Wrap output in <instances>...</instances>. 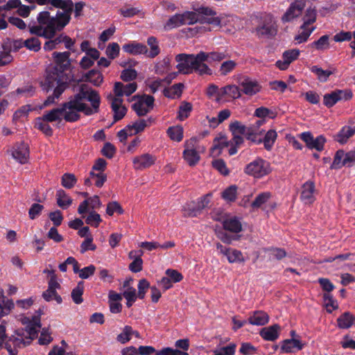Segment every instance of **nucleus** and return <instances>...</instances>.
I'll use <instances>...</instances> for the list:
<instances>
[{
  "instance_id": "1",
  "label": "nucleus",
  "mask_w": 355,
  "mask_h": 355,
  "mask_svg": "<svg viewBox=\"0 0 355 355\" xmlns=\"http://www.w3.org/2000/svg\"><path fill=\"white\" fill-rule=\"evenodd\" d=\"M101 97L98 92L83 84L78 92L62 104V118L67 122H75L80 119V112L87 116L99 112Z\"/></svg>"
},
{
  "instance_id": "2",
  "label": "nucleus",
  "mask_w": 355,
  "mask_h": 355,
  "mask_svg": "<svg viewBox=\"0 0 355 355\" xmlns=\"http://www.w3.org/2000/svg\"><path fill=\"white\" fill-rule=\"evenodd\" d=\"M205 55L200 51L197 55L180 53L175 56V61L178 63L176 68L178 73L182 74H190L193 71L200 75L211 74V69L203 63Z\"/></svg>"
},
{
  "instance_id": "3",
  "label": "nucleus",
  "mask_w": 355,
  "mask_h": 355,
  "mask_svg": "<svg viewBox=\"0 0 355 355\" xmlns=\"http://www.w3.org/2000/svg\"><path fill=\"white\" fill-rule=\"evenodd\" d=\"M52 55L55 65L47 71L48 80H51L52 77H58V76H65L64 72L70 67L69 52H54Z\"/></svg>"
},
{
  "instance_id": "4",
  "label": "nucleus",
  "mask_w": 355,
  "mask_h": 355,
  "mask_svg": "<svg viewBox=\"0 0 355 355\" xmlns=\"http://www.w3.org/2000/svg\"><path fill=\"white\" fill-rule=\"evenodd\" d=\"M272 171L270 164L261 159L257 158L249 163L245 168V173L256 178H261L270 174Z\"/></svg>"
},
{
  "instance_id": "5",
  "label": "nucleus",
  "mask_w": 355,
  "mask_h": 355,
  "mask_svg": "<svg viewBox=\"0 0 355 355\" xmlns=\"http://www.w3.org/2000/svg\"><path fill=\"white\" fill-rule=\"evenodd\" d=\"M255 32L259 37H271L276 35L277 26L271 15H265L262 17L259 24L256 27Z\"/></svg>"
},
{
  "instance_id": "6",
  "label": "nucleus",
  "mask_w": 355,
  "mask_h": 355,
  "mask_svg": "<svg viewBox=\"0 0 355 355\" xmlns=\"http://www.w3.org/2000/svg\"><path fill=\"white\" fill-rule=\"evenodd\" d=\"M355 165V150L345 153L343 150H338L334 156L331 169H339L343 166L352 167Z\"/></svg>"
},
{
  "instance_id": "7",
  "label": "nucleus",
  "mask_w": 355,
  "mask_h": 355,
  "mask_svg": "<svg viewBox=\"0 0 355 355\" xmlns=\"http://www.w3.org/2000/svg\"><path fill=\"white\" fill-rule=\"evenodd\" d=\"M180 15L182 17V19L184 25H192L196 22H200L201 24L207 23L215 26H220V17H200L199 14L193 11H186Z\"/></svg>"
},
{
  "instance_id": "8",
  "label": "nucleus",
  "mask_w": 355,
  "mask_h": 355,
  "mask_svg": "<svg viewBox=\"0 0 355 355\" xmlns=\"http://www.w3.org/2000/svg\"><path fill=\"white\" fill-rule=\"evenodd\" d=\"M138 98V101L132 104V107L139 116H145L153 107L154 97L152 96H143L139 97L134 96L132 100Z\"/></svg>"
},
{
  "instance_id": "9",
  "label": "nucleus",
  "mask_w": 355,
  "mask_h": 355,
  "mask_svg": "<svg viewBox=\"0 0 355 355\" xmlns=\"http://www.w3.org/2000/svg\"><path fill=\"white\" fill-rule=\"evenodd\" d=\"M58 77H52L51 80H48V75H46L44 83L42 85L43 89L49 92L51 89L55 87L53 91V95L58 99L61 94L64 92L67 87V84L64 81L67 79L64 76H58Z\"/></svg>"
},
{
  "instance_id": "10",
  "label": "nucleus",
  "mask_w": 355,
  "mask_h": 355,
  "mask_svg": "<svg viewBox=\"0 0 355 355\" xmlns=\"http://www.w3.org/2000/svg\"><path fill=\"white\" fill-rule=\"evenodd\" d=\"M352 97V92L349 89H336L329 94H326L323 97V103L327 107H333L340 101H347Z\"/></svg>"
},
{
  "instance_id": "11",
  "label": "nucleus",
  "mask_w": 355,
  "mask_h": 355,
  "mask_svg": "<svg viewBox=\"0 0 355 355\" xmlns=\"http://www.w3.org/2000/svg\"><path fill=\"white\" fill-rule=\"evenodd\" d=\"M107 99L114 112V121L116 122L122 119L127 112V108L123 105V98H115L112 96V94H109L107 96Z\"/></svg>"
},
{
  "instance_id": "12",
  "label": "nucleus",
  "mask_w": 355,
  "mask_h": 355,
  "mask_svg": "<svg viewBox=\"0 0 355 355\" xmlns=\"http://www.w3.org/2000/svg\"><path fill=\"white\" fill-rule=\"evenodd\" d=\"M265 123V119L257 120L254 123L248 127L246 132V139L254 144L261 143V136L264 133V130L261 126Z\"/></svg>"
},
{
  "instance_id": "13",
  "label": "nucleus",
  "mask_w": 355,
  "mask_h": 355,
  "mask_svg": "<svg viewBox=\"0 0 355 355\" xmlns=\"http://www.w3.org/2000/svg\"><path fill=\"white\" fill-rule=\"evenodd\" d=\"M137 88L136 83H130L126 85H123L121 82H116L114 83L112 96L118 98H122L123 96H129L133 94Z\"/></svg>"
},
{
  "instance_id": "14",
  "label": "nucleus",
  "mask_w": 355,
  "mask_h": 355,
  "mask_svg": "<svg viewBox=\"0 0 355 355\" xmlns=\"http://www.w3.org/2000/svg\"><path fill=\"white\" fill-rule=\"evenodd\" d=\"M60 284L58 281H55L54 279H53L51 281H49L48 288L42 293L43 298L47 302H50L54 300L58 304H61L62 299L57 293V290L60 289Z\"/></svg>"
},
{
  "instance_id": "15",
  "label": "nucleus",
  "mask_w": 355,
  "mask_h": 355,
  "mask_svg": "<svg viewBox=\"0 0 355 355\" xmlns=\"http://www.w3.org/2000/svg\"><path fill=\"white\" fill-rule=\"evenodd\" d=\"M315 187L312 181H307L303 184L300 193V199L305 205H311L315 200Z\"/></svg>"
},
{
  "instance_id": "16",
  "label": "nucleus",
  "mask_w": 355,
  "mask_h": 355,
  "mask_svg": "<svg viewBox=\"0 0 355 355\" xmlns=\"http://www.w3.org/2000/svg\"><path fill=\"white\" fill-rule=\"evenodd\" d=\"M305 7V3L302 1H296L292 3L287 11L282 16L284 22H288L293 19L298 17Z\"/></svg>"
},
{
  "instance_id": "17",
  "label": "nucleus",
  "mask_w": 355,
  "mask_h": 355,
  "mask_svg": "<svg viewBox=\"0 0 355 355\" xmlns=\"http://www.w3.org/2000/svg\"><path fill=\"white\" fill-rule=\"evenodd\" d=\"M156 161V157L149 154L144 153L139 156H136L132 159L134 168L136 170H143L154 165Z\"/></svg>"
},
{
  "instance_id": "18",
  "label": "nucleus",
  "mask_w": 355,
  "mask_h": 355,
  "mask_svg": "<svg viewBox=\"0 0 355 355\" xmlns=\"http://www.w3.org/2000/svg\"><path fill=\"white\" fill-rule=\"evenodd\" d=\"M241 92L245 95L253 96L261 90V86L257 81L253 80L248 77H244L239 81Z\"/></svg>"
},
{
  "instance_id": "19",
  "label": "nucleus",
  "mask_w": 355,
  "mask_h": 355,
  "mask_svg": "<svg viewBox=\"0 0 355 355\" xmlns=\"http://www.w3.org/2000/svg\"><path fill=\"white\" fill-rule=\"evenodd\" d=\"M12 155L20 164H26L29 158L28 146L24 142L17 144L14 148Z\"/></svg>"
},
{
  "instance_id": "20",
  "label": "nucleus",
  "mask_w": 355,
  "mask_h": 355,
  "mask_svg": "<svg viewBox=\"0 0 355 355\" xmlns=\"http://www.w3.org/2000/svg\"><path fill=\"white\" fill-rule=\"evenodd\" d=\"M101 206V202L98 196H94L87 200L83 201L78 208V212L83 214L87 212L88 207L95 209H98Z\"/></svg>"
},
{
  "instance_id": "21",
  "label": "nucleus",
  "mask_w": 355,
  "mask_h": 355,
  "mask_svg": "<svg viewBox=\"0 0 355 355\" xmlns=\"http://www.w3.org/2000/svg\"><path fill=\"white\" fill-rule=\"evenodd\" d=\"M41 327L40 318L39 316H33L32 318V323L26 326L25 331L28 336L26 339L31 340H34L37 336L39 329Z\"/></svg>"
},
{
  "instance_id": "22",
  "label": "nucleus",
  "mask_w": 355,
  "mask_h": 355,
  "mask_svg": "<svg viewBox=\"0 0 355 355\" xmlns=\"http://www.w3.org/2000/svg\"><path fill=\"white\" fill-rule=\"evenodd\" d=\"M269 321L268 313L263 311H256L249 317L248 322L252 325L263 326Z\"/></svg>"
},
{
  "instance_id": "23",
  "label": "nucleus",
  "mask_w": 355,
  "mask_h": 355,
  "mask_svg": "<svg viewBox=\"0 0 355 355\" xmlns=\"http://www.w3.org/2000/svg\"><path fill=\"white\" fill-rule=\"evenodd\" d=\"M304 344L296 338L286 339L282 342L281 350L285 353H293L295 349L300 350L303 348Z\"/></svg>"
},
{
  "instance_id": "24",
  "label": "nucleus",
  "mask_w": 355,
  "mask_h": 355,
  "mask_svg": "<svg viewBox=\"0 0 355 355\" xmlns=\"http://www.w3.org/2000/svg\"><path fill=\"white\" fill-rule=\"evenodd\" d=\"M123 50L132 55L145 54L148 53L147 46L145 44L137 42L125 44L122 47Z\"/></svg>"
},
{
  "instance_id": "25",
  "label": "nucleus",
  "mask_w": 355,
  "mask_h": 355,
  "mask_svg": "<svg viewBox=\"0 0 355 355\" xmlns=\"http://www.w3.org/2000/svg\"><path fill=\"white\" fill-rule=\"evenodd\" d=\"M279 329V325L275 324L268 327L263 328L260 331V335L263 339L266 340L273 341L278 338V331Z\"/></svg>"
},
{
  "instance_id": "26",
  "label": "nucleus",
  "mask_w": 355,
  "mask_h": 355,
  "mask_svg": "<svg viewBox=\"0 0 355 355\" xmlns=\"http://www.w3.org/2000/svg\"><path fill=\"white\" fill-rule=\"evenodd\" d=\"M224 230L232 233H239L242 231L241 223L236 217L226 218L223 222Z\"/></svg>"
},
{
  "instance_id": "27",
  "label": "nucleus",
  "mask_w": 355,
  "mask_h": 355,
  "mask_svg": "<svg viewBox=\"0 0 355 355\" xmlns=\"http://www.w3.org/2000/svg\"><path fill=\"white\" fill-rule=\"evenodd\" d=\"M55 197L58 206L62 209H67L72 204L73 200L62 189L57 191Z\"/></svg>"
},
{
  "instance_id": "28",
  "label": "nucleus",
  "mask_w": 355,
  "mask_h": 355,
  "mask_svg": "<svg viewBox=\"0 0 355 355\" xmlns=\"http://www.w3.org/2000/svg\"><path fill=\"white\" fill-rule=\"evenodd\" d=\"M218 95L220 96L226 95L234 99H237L241 96V90L235 85H228L220 89Z\"/></svg>"
},
{
  "instance_id": "29",
  "label": "nucleus",
  "mask_w": 355,
  "mask_h": 355,
  "mask_svg": "<svg viewBox=\"0 0 355 355\" xmlns=\"http://www.w3.org/2000/svg\"><path fill=\"white\" fill-rule=\"evenodd\" d=\"M229 146L231 147L230 141H228L225 136L216 138L214 141V146L211 148V153L214 156L219 155L222 149Z\"/></svg>"
},
{
  "instance_id": "30",
  "label": "nucleus",
  "mask_w": 355,
  "mask_h": 355,
  "mask_svg": "<svg viewBox=\"0 0 355 355\" xmlns=\"http://www.w3.org/2000/svg\"><path fill=\"white\" fill-rule=\"evenodd\" d=\"M354 134L355 127L344 126L340 131L334 136V139L338 143L343 144Z\"/></svg>"
},
{
  "instance_id": "31",
  "label": "nucleus",
  "mask_w": 355,
  "mask_h": 355,
  "mask_svg": "<svg viewBox=\"0 0 355 355\" xmlns=\"http://www.w3.org/2000/svg\"><path fill=\"white\" fill-rule=\"evenodd\" d=\"M277 138V133L275 130L272 129L266 132L263 137L261 136V143H263L265 149L270 151L272 149Z\"/></svg>"
},
{
  "instance_id": "32",
  "label": "nucleus",
  "mask_w": 355,
  "mask_h": 355,
  "mask_svg": "<svg viewBox=\"0 0 355 355\" xmlns=\"http://www.w3.org/2000/svg\"><path fill=\"white\" fill-rule=\"evenodd\" d=\"M147 44L150 47V51L145 53L149 58H154L160 53V48L159 46V42L154 36H150L147 39Z\"/></svg>"
},
{
  "instance_id": "33",
  "label": "nucleus",
  "mask_w": 355,
  "mask_h": 355,
  "mask_svg": "<svg viewBox=\"0 0 355 355\" xmlns=\"http://www.w3.org/2000/svg\"><path fill=\"white\" fill-rule=\"evenodd\" d=\"M309 46L319 51H324L329 48V36L322 35L318 40L311 43Z\"/></svg>"
},
{
  "instance_id": "34",
  "label": "nucleus",
  "mask_w": 355,
  "mask_h": 355,
  "mask_svg": "<svg viewBox=\"0 0 355 355\" xmlns=\"http://www.w3.org/2000/svg\"><path fill=\"white\" fill-rule=\"evenodd\" d=\"M171 59L170 57L166 56L162 60L158 61L155 65V73L162 75L167 73L171 69Z\"/></svg>"
},
{
  "instance_id": "35",
  "label": "nucleus",
  "mask_w": 355,
  "mask_h": 355,
  "mask_svg": "<svg viewBox=\"0 0 355 355\" xmlns=\"http://www.w3.org/2000/svg\"><path fill=\"white\" fill-rule=\"evenodd\" d=\"M355 322V318L349 312H345L338 319V326L340 329H348Z\"/></svg>"
},
{
  "instance_id": "36",
  "label": "nucleus",
  "mask_w": 355,
  "mask_h": 355,
  "mask_svg": "<svg viewBox=\"0 0 355 355\" xmlns=\"http://www.w3.org/2000/svg\"><path fill=\"white\" fill-rule=\"evenodd\" d=\"M226 257L227 261L230 263H244L245 261V259L243 254V253L236 249L230 248Z\"/></svg>"
},
{
  "instance_id": "37",
  "label": "nucleus",
  "mask_w": 355,
  "mask_h": 355,
  "mask_svg": "<svg viewBox=\"0 0 355 355\" xmlns=\"http://www.w3.org/2000/svg\"><path fill=\"white\" fill-rule=\"evenodd\" d=\"M166 133L170 139L174 141L180 142L183 139V128L181 125L169 127Z\"/></svg>"
},
{
  "instance_id": "38",
  "label": "nucleus",
  "mask_w": 355,
  "mask_h": 355,
  "mask_svg": "<svg viewBox=\"0 0 355 355\" xmlns=\"http://www.w3.org/2000/svg\"><path fill=\"white\" fill-rule=\"evenodd\" d=\"M183 158L190 166H193L199 162L200 157L197 150L184 149Z\"/></svg>"
},
{
  "instance_id": "39",
  "label": "nucleus",
  "mask_w": 355,
  "mask_h": 355,
  "mask_svg": "<svg viewBox=\"0 0 355 355\" xmlns=\"http://www.w3.org/2000/svg\"><path fill=\"white\" fill-rule=\"evenodd\" d=\"M42 117L43 120L48 122H53L56 121H60L63 119L60 107L54 108L45 112Z\"/></svg>"
},
{
  "instance_id": "40",
  "label": "nucleus",
  "mask_w": 355,
  "mask_h": 355,
  "mask_svg": "<svg viewBox=\"0 0 355 355\" xmlns=\"http://www.w3.org/2000/svg\"><path fill=\"white\" fill-rule=\"evenodd\" d=\"M271 198L270 192H263L259 193L251 203V207L253 209L261 208Z\"/></svg>"
},
{
  "instance_id": "41",
  "label": "nucleus",
  "mask_w": 355,
  "mask_h": 355,
  "mask_svg": "<svg viewBox=\"0 0 355 355\" xmlns=\"http://www.w3.org/2000/svg\"><path fill=\"white\" fill-rule=\"evenodd\" d=\"M14 303L11 300H6V297L1 294L0 299V318L9 314L10 311L14 308Z\"/></svg>"
},
{
  "instance_id": "42",
  "label": "nucleus",
  "mask_w": 355,
  "mask_h": 355,
  "mask_svg": "<svg viewBox=\"0 0 355 355\" xmlns=\"http://www.w3.org/2000/svg\"><path fill=\"white\" fill-rule=\"evenodd\" d=\"M86 80L92 83L95 86H99L103 80V77L102 73L96 70L89 71L85 76Z\"/></svg>"
},
{
  "instance_id": "43",
  "label": "nucleus",
  "mask_w": 355,
  "mask_h": 355,
  "mask_svg": "<svg viewBox=\"0 0 355 355\" xmlns=\"http://www.w3.org/2000/svg\"><path fill=\"white\" fill-rule=\"evenodd\" d=\"M192 109L193 106L191 103L182 101L179 107L178 119L180 121H184L188 118Z\"/></svg>"
},
{
  "instance_id": "44",
  "label": "nucleus",
  "mask_w": 355,
  "mask_h": 355,
  "mask_svg": "<svg viewBox=\"0 0 355 355\" xmlns=\"http://www.w3.org/2000/svg\"><path fill=\"white\" fill-rule=\"evenodd\" d=\"M183 88L184 85L182 83L175 84L170 88L164 90V96L171 98H174L175 96L179 97L182 92Z\"/></svg>"
},
{
  "instance_id": "45",
  "label": "nucleus",
  "mask_w": 355,
  "mask_h": 355,
  "mask_svg": "<svg viewBox=\"0 0 355 355\" xmlns=\"http://www.w3.org/2000/svg\"><path fill=\"white\" fill-rule=\"evenodd\" d=\"M84 291V283L83 282H80L78 283L76 288H74L71 291V298L73 301L77 304H81L83 301L82 295Z\"/></svg>"
},
{
  "instance_id": "46",
  "label": "nucleus",
  "mask_w": 355,
  "mask_h": 355,
  "mask_svg": "<svg viewBox=\"0 0 355 355\" xmlns=\"http://www.w3.org/2000/svg\"><path fill=\"white\" fill-rule=\"evenodd\" d=\"M317 12L315 8H309L303 17L304 23L302 28L309 26V25L313 24L316 21Z\"/></svg>"
},
{
  "instance_id": "47",
  "label": "nucleus",
  "mask_w": 355,
  "mask_h": 355,
  "mask_svg": "<svg viewBox=\"0 0 355 355\" xmlns=\"http://www.w3.org/2000/svg\"><path fill=\"white\" fill-rule=\"evenodd\" d=\"M315 28V27L314 26H312L311 28H309V26L302 28L301 26L300 29L302 30V31L299 33V34L295 35V40L298 44L305 42L308 40L311 34L314 31Z\"/></svg>"
},
{
  "instance_id": "48",
  "label": "nucleus",
  "mask_w": 355,
  "mask_h": 355,
  "mask_svg": "<svg viewBox=\"0 0 355 355\" xmlns=\"http://www.w3.org/2000/svg\"><path fill=\"white\" fill-rule=\"evenodd\" d=\"M35 127L42 131L46 136H51L53 135V130L48 124V121L42 119V117H39L36 119Z\"/></svg>"
},
{
  "instance_id": "49",
  "label": "nucleus",
  "mask_w": 355,
  "mask_h": 355,
  "mask_svg": "<svg viewBox=\"0 0 355 355\" xmlns=\"http://www.w3.org/2000/svg\"><path fill=\"white\" fill-rule=\"evenodd\" d=\"M182 18V17H181L180 14H176L175 15H173L171 17L168 19V20L165 24L164 29L170 30L184 25Z\"/></svg>"
},
{
  "instance_id": "50",
  "label": "nucleus",
  "mask_w": 355,
  "mask_h": 355,
  "mask_svg": "<svg viewBox=\"0 0 355 355\" xmlns=\"http://www.w3.org/2000/svg\"><path fill=\"white\" fill-rule=\"evenodd\" d=\"M202 53L205 55L203 63H205V61L220 62L227 58V54L223 52L213 51L210 53H205L202 51Z\"/></svg>"
},
{
  "instance_id": "51",
  "label": "nucleus",
  "mask_w": 355,
  "mask_h": 355,
  "mask_svg": "<svg viewBox=\"0 0 355 355\" xmlns=\"http://www.w3.org/2000/svg\"><path fill=\"white\" fill-rule=\"evenodd\" d=\"M233 137L230 141L231 147L228 150L230 155H233L237 153V148L243 142L244 139L241 135H232Z\"/></svg>"
},
{
  "instance_id": "52",
  "label": "nucleus",
  "mask_w": 355,
  "mask_h": 355,
  "mask_svg": "<svg viewBox=\"0 0 355 355\" xmlns=\"http://www.w3.org/2000/svg\"><path fill=\"white\" fill-rule=\"evenodd\" d=\"M77 182V178L73 173H64L61 178V184L66 189H71Z\"/></svg>"
},
{
  "instance_id": "53",
  "label": "nucleus",
  "mask_w": 355,
  "mask_h": 355,
  "mask_svg": "<svg viewBox=\"0 0 355 355\" xmlns=\"http://www.w3.org/2000/svg\"><path fill=\"white\" fill-rule=\"evenodd\" d=\"M237 194V187L231 185L226 188L222 193V198L228 202H233L236 200Z\"/></svg>"
},
{
  "instance_id": "54",
  "label": "nucleus",
  "mask_w": 355,
  "mask_h": 355,
  "mask_svg": "<svg viewBox=\"0 0 355 355\" xmlns=\"http://www.w3.org/2000/svg\"><path fill=\"white\" fill-rule=\"evenodd\" d=\"M311 71L317 75L318 80L321 82H326L328 78L332 74V71L323 70L322 68L317 66H313Z\"/></svg>"
},
{
  "instance_id": "55",
  "label": "nucleus",
  "mask_w": 355,
  "mask_h": 355,
  "mask_svg": "<svg viewBox=\"0 0 355 355\" xmlns=\"http://www.w3.org/2000/svg\"><path fill=\"white\" fill-rule=\"evenodd\" d=\"M236 62L234 60H229L224 61L220 67L219 72L221 76H226L232 72L236 68Z\"/></svg>"
},
{
  "instance_id": "56",
  "label": "nucleus",
  "mask_w": 355,
  "mask_h": 355,
  "mask_svg": "<svg viewBox=\"0 0 355 355\" xmlns=\"http://www.w3.org/2000/svg\"><path fill=\"white\" fill-rule=\"evenodd\" d=\"M324 306L328 313H331L334 310L338 309V304L333 297L329 293H324L323 295Z\"/></svg>"
},
{
  "instance_id": "57",
  "label": "nucleus",
  "mask_w": 355,
  "mask_h": 355,
  "mask_svg": "<svg viewBox=\"0 0 355 355\" xmlns=\"http://www.w3.org/2000/svg\"><path fill=\"white\" fill-rule=\"evenodd\" d=\"M248 127L236 121L230 124V130L232 135H244L246 137Z\"/></svg>"
},
{
  "instance_id": "58",
  "label": "nucleus",
  "mask_w": 355,
  "mask_h": 355,
  "mask_svg": "<svg viewBox=\"0 0 355 355\" xmlns=\"http://www.w3.org/2000/svg\"><path fill=\"white\" fill-rule=\"evenodd\" d=\"M24 46L28 50L37 52L41 49V42L37 37H31L24 41Z\"/></svg>"
},
{
  "instance_id": "59",
  "label": "nucleus",
  "mask_w": 355,
  "mask_h": 355,
  "mask_svg": "<svg viewBox=\"0 0 355 355\" xmlns=\"http://www.w3.org/2000/svg\"><path fill=\"white\" fill-rule=\"evenodd\" d=\"M132 333V328L128 325L125 326L122 332L117 336L116 340L119 343L125 344L130 340Z\"/></svg>"
},
{
  "instance_id": "60",
  "label": "nucleus",
  "mask_w": 355,
  "mask_h": 355,
  "mask_svg": "<svg viewBox=\"0 0 355 355\" xmlns=\"http://www.w3.org/2000/svg\"><path fill=\"white\" fill-rule=\"evenodd\" d=\"M201 213L197 205L188 204L183 208V214L186 217H196Z\"/></svg>"
},
{
  "instance_id": "61",
  "label": "nucleus",
  "mask_w": 355,
  "mask_h": 355,
  "mask_svg": "<svg viewBox=\"0 0 355 355\" xmlns=\"http://www.w3.org/2000/svg\"><path fill=\"white\" fill-rule=\"evenodd\" d=\"M90 177L93 179V181H94L95 186L98 188L102 187L107 180V175L104 173L90 171Z\"/></svg>"
},
{
  "instance_id": "62",
  "label": "nucleus",
  "mask_w": 355,
  "mask_h": 355,
  "mask_svg": "<svg viewBox=\"0 0 355 355\" xmlns=\"http://www.w3.org/2000/svg\"><path fill=\"white\" fill-rule=\"evenodd\" d=\"M150 283L146 279H141L139 281L138 283V293H137V297L143 300L145 297L146 293L148 288H150Z\"/></svg>"
},
{
  "instance_id": "63",
  "label": "nucleus",
  "mask_w": 355,
  "mask_h": 355,
  "mask_svg": "<svg viewBox=\"0 0 355 355\" xmlns=\"http://www.w3.org/2000/svg\"><path fill=\"white\" fill-rule=\"evenodd\" d=\"M35 89L31 84H26L22 87L17 89L15 94L17 95H21L25 97L32 96L35 93Z\"/></svg>"
},
{
  "instance_id": "64",
  "label": "nucleus",
  "mask_w": 355,
  "mask_h": 355,
  "mask_svg": "<svg viewBox=\"0 0 355 355\" xmlns=\"http://www.w3.org/2000/svg\"><path fill=\"white\" fill-rule=\"evenodd\" d=\"M211 164L212 166L222 175H227L229 174V170L223 159H215L212 162Z\"/></svg>"
}]
</instances>
